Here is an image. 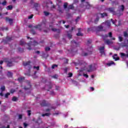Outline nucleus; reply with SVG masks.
I'll list each match as a JSON object with an SVG mask.
<instances>
[{
    "label": "nucleus",
    "mask_w": 128,
    "mask_h": 128,
    "mask_svg": "<svg viewBox=\"0 0 128 128\" xmlns=\"http://www.w3.org/2000/svg\"><path fill=\"white\" fill-rule=\"evenodd\" d=\"M10 93L8 92L7 94H5V98H8V96H10Z\"/></svg>",
    "instance_id": "obj_57"
},
{
    "label": "nucleus",
    "mask_w": 128,
    "mask_h": 128,
    "mask_svg": "<svg viewBox=\"0 0 128 128\" xmlns=\"http://www.w3.org/2000/svg\"><path fill=\"white\" fill-rule=\"evenodd\" d=\"M54 86H55V90H58V92H60V87L55 84H54Z\"/></svg>",
    "instance_id": "obj_27"
},
{
    "label": "nucleus",
    "mask_w": 128,
    "mask_h": 128,
    "mask_svg": "<svg viewBox=\"0 0 128 128\" xmlns=\"http://www.w3.org/2000/svg\"><path fill=\"white\" fill-rule=\"evenodd\" d=\"M118 10L121 12H123L124 10V5L120 6L118 7Z\"/></svg>",
    "instance_id": "obj_19"
},
{
    "label": "nucleus",
    "mask_w": 128,
    "mask_h": 128,
    "mask_svg": "<svg viewBox=\"0 0 128 128\" xmlns=\"http://www.w3.org/2000/svg\"><path fill=\"white\" fill-rule=\"evenodd\" d=\"M17 100H18V98L15 96L13 97V98H12V102H16Z\"/></svg>",
    "instance_id": "obj_43"
},
{
    "label": "nucleus",
    "mask_w": 128,
    "mask_h": 128,
    "mask_svg": "<svg viewBox=\"0 0 128 128\" xmlns=\"http://www.w3.org/2000/svg\"><path fill=\"white\" fill-rule=\"evenodd\" d=\"M24 80V77H20L18 78V80L20 82Z\"/></svg>",
    "instance_id": "obj_32"
},
{
    "label": "nucleus",
    "mask_w": 128,
    "mask_h": 128,
    "mask_svg": "<svg viewBox=\"0 0 128 128\" xmlns=\"http://www.w3.org/2000/svg\"><path fill=\"white\" fill-rule=\"evenodd\" d=\"M58 76L57 74H55L52 76V78H58Z\"/></svg>",
    "instance_id": "obj_52"
},
{
    "label": "nucleus",
    "mask_w": 128,
    "mask_h": 128,
    "mask_svg": "<svg viewBox=\"0 0 128 128\" xmlns=\"http://www.w3.org/2000/svg\"><path fill=\"white\" fill-rule=\"evenodd\" d=\"M50 94H51L52 96H54L56 95V93L54 91H51L50 92Z\"/></svg>",
    "instance_id": "obj_50"
},
{
    "label": "nucleus",
    "mask_w": 128,
    "mask_h": 128,
    "mask_svg": "<svg viewBox=\"0 0 128 128\" xmlns=\"http://www.w3.org/2000/svg\"><path fill=\"white\" fill-rule=\"evenodd\" d=\"M28 114L30 116L32 114L31 111L30 110H27Z\"/></svg>",
    "instance_id": "obj_51"
},
{
    "label": "nucleus",
    "mask_w": 128,
    "mask_h": 128,
    "mask_svg": "<svg viewBox=\"0 0 128 128\" xmlns=\"http://www.w3.org/2000/svg\"><path fill=\"white\" fill-rule=\"evenodd\" d=\"M118 40L120 42H122V40H124V38L122 37L121 36H119Z\"/></svg>",
    "instance_id": "obj_40"
},
{
    "label": "nucleus",
    "mask_w": 128,
    "mask_h": 128,
    "mask_svg": "<svg viewBox=\"0 0 128 128\" xmlns=\"http://www.w3.org/2000/svg\"><path fill=\"white\" fill-rule=\"evenodd\" d=\"M96 68H98V65H96V64H92L88 66V72H94V70H96Z\"/></svg>",
    "instance_id": "obj_3"
},
{
    "label": "nucleus",
    "mask_w": 128,
    "mask_h": 128,
    "mask_svg": "<svg viewBox=\"0 0 128 128\" xmlns=\"http://www.w3.org/2000/svg\"><path fill=\"white\" fill-rule=\"evenodd\" d=\"M100 50L101 54H104V56H106V53H104V47L102 46L100 48Z\"/></svg>",
    "instance_id": "obj_10"
},
{
    "label": "nucleus",
    "mask_w": 128,
    "mask_h": 128,
    "mask_svg": "<svg viewBox=\"0 0 128 128\" xmlns=\"http://www.w3.org/2000/svg\"><path fill=\"white\" fill-rule=\"evenodd\" d=\"M80 66H84V68L82 70H86V63L84 62V60H82L80 62H79Z\"/></svg>",
    "instance_id": "obj_7"
},
{
    "label": "nucleus",
    "mask_w": 128,
    "mask_h": 128,
    "mask_svg": "<svg viewBox=\"0 0 128 128\" xmlns=\"http://www.w3.org/2000/svg\"><path fill=\"white\" fill-rule=\"evenodd\" d=\"M52 86H54V84H52L49 82L48 84H46L45 86V88H46V90L48 91V90H50L52 88Z\"/></svg>",
    "instance_id": "obj_6"
},
{
    "label": "nucleus",
    "mask_w": 128,
    "mask_h": 128,
    "mask_svg": "<svg viewBox=\"0 0 128 128\" xmlns=\"http://www.w3.org/2000/svg\"><path fill=\"white\" fill-rule=\"evenodd\" d=\"M92 54V50H90V52H88V53H86V52L82 53V56H88V54Z\"/></svg>",
    "instance_id": "obj_21"
},
{
    "label": "nucleus",
    "mask_w": 128,
    "mask_h": 128,
    "mask_svg": "<svg viewBox=\"0 0 128 128\" xmlns=\"http://www.w3.org/2000/svg\"><path fill=\"white\" fill-rule=\"evenodd\" d=\"M64 64H68V59L64 60Z\"/></svg>",
    "instance_id": "obj_63"
},
{
    "label": "nucleus",
    "mask_w": 128,
    "mask_h": 128,
    "mask_svg": "<svg viewBox=\"0 0 128 128\" xmlns=\"http://www.w3.org/2000/svg\"><path fill=\"white\" fill-rule=\"evenodd\" d=\"M38 45V42H36V41H34L33 42L30 41L28 44V46H29V48H28V50H32V46H36Z\"/></svg>",
    "instance_id": "obj_4"
},
{
    "label": "nucleus",
    "mask_w": 128,
    "mask_h": 128,
    "mask_svg": "<svg viewBox=\"0 0 128 128\" xmlns=\"http://www.w3.org/2000/svg\"><path fill=\"white\" fill-rule=\"evenodd\" d=\"M78 20H80V17H78L76 19V22H78Z\"/></svg>",
    "instance_id": "obj_62"
},
{
    "label": "nucleus",
    "mask_w": 128,
    "mask_h": 128,
    "mask_svg": "<svg viewBox=\"0 0 128 128\" xmlns=\"http://www.w3.org/2000/svg\"><path fill=\"white\" fill-rule=\"evenodd\" d=\"M112 64H116L113 61H111L110 62L107 64V66H112Z\"/></svg>",
    "instance_id": "obj_25"
},
{
    "label": "nucleus",
    "mask_w": 128,
    "mask_h": 128,
    "mask_svg": "<svg viewBox=\"0 0 128 128\" xmlns=\"http://www.w3.org/2000/svg\"><path fill=\"white\" fill-rule=\"evenodd\" d=\"M71 44H74V46H78V43H76V41L74 40L71 41Z\"/></svg>",
    "instance_id": "obj_31"
},
{
    "label": "nucleus",
    "mask_w": 128,
    "mask_h": 128,
    "mask_svg": "<svg viewBox=\"0 0 128 128\" xmlns=\"http://www.w3.org/2000/svg\"><path fill=\"white\" fill-rule=\"evenodd\" d=\"M116 56H118V54H114V56H112V58L114 60H120V58Z\"/></svg>",
    "instance_id": "obj_15"
},
{
    "label": "nucleus",
    "mask_w": 128,
    "mask_h": 128,
    "mask_svg": "<svg viewBox=\"0 0 128 128\" xmlns=\"http://www.w3.org/2000/svg\"><path fill=\"white\" fill-rule=\"evenodd\" d=\"M6 42H10V40H12V38L7 37L6 38Z\"/></svg>",
    "instance_id": "obj_42"
},
{
    "label": "nucleus",
    "mask_w": 128,
    "mask_h": 128,
    "mask_svg": "<svg viewBox=\"0 0 128 128\" xmlns=\"http://www.w3.org/2000/svg\"><path fill=\"white\" fill-rule=\"evenodd\" d=\"M124 36H125V38L128 37V32H124Z\"/></svg>",
    "instance_id": "obj_49"
},
{
    "label": "nucleus",
    "mask_w": 128,
    "mask_h": 128,
    "mask_svg": "<svg viewBox=\"0 0 128 128\" xmlns=\"http://www.w3.org/2000/svg\"><path fill=\"white\" fill-rule=\"evenodd\" d=\"M50 50V47H46L45 48L46 52H48V50Z\"/></svg>",
    "instance_id": "obj_45"
},
{
    "label": "nucleus",
    "mask_w": 128,
    "mask_h": 128,
    "mask_svg": "<svg viewBox=\"0 0 128 128\" xmlns=\"http://www.w3.org/2000/svg\"><path fill=\"white\" fill-rule=\"evenodd\" d=\"M20 46H24V44H26V42H24V40H22L20 41Z\"/></svg>",
    "instance_id": "obj_24"
},
{
    "label": "nucleus",
    "mask_w": 128,
    "mask_h": 128,
    "mask_svg": "<svg viewBox=\"0 0 128 128\" xmlns=\"http://www.w3.org/2000/svg\"><path fill=\"white\" fill-rule=\"evenodd\" d=\"M30 6H32V8H36V10H38V3H34V0H32L30 2Z\"/></svg>",
    "instance_id": "obj_5"
},
{
    "label": "nucleus",
    "mask_w": 128,
    "mask_h": 128,
    "mask_svg": "<svg viewBox=\"0 0 128 128\" xmlns=\"http://www.w3.org/2000/svg\"><path fill=\"white\" fill-rule=\"evenodd\" d=\"M4 62H6L8 66L10 67L14 66L12 62H14V59H9L6 58L4 60Z\"/></svg>",
    "instance_id": "obj_2"
},
{
    "label": "nucleus",
    "mask_w": 128,
    "mask_h": 128,
    "mask_svg": "<svg viewBox=\"0 0 128 128\" xmlns=\"http://www.w3.org/2000/svg\"><path fill=\"white\" fill-rule=\"evenodd\" d=\"M22 114H20V115L18 116V118H19L20 120L22 119Z\"/></svg>",
    "instance_id": "obj_64"
},
{
    "label": "nucleus",
    "mask_w": 128,
    "mask_h": 128,
    "mask_svg": "<svg viewBox=\"0 0 128 128\" xmlns=\"http://www.w3.org/2000/svg\"><path fill=\"white\" fill-rule=\"evenodd\" d=\"M108 36H109V38H112V32H110L108 33V35H105V37L106 38H108Z\"/></svg>",
    "instance_id": "obj_28"
},
{
    "label": "nucleus",
    "mask_w": 128,
    "mask_h": 128,
    "mask_svg": "<svg viewBox=\"0 0 128 128\" xmlns=\"http://www.w3.org/2000/svg\"><path fill=\"white\" fill-rule=\"evenodd\" d=\"M67 38L70 40L72 38V32H67Z\"/></svg>",
    "instance_id": "obj_12"
},
{
    "label": "nucleus",
    "mask_w": 128,
    "mask_h": 128,
    "mask_svg": "<svg viewBox=\"0 0 128 128\" xmlns=\"http://www.w3.org/2000/svg\"><path fill=\"white\" fill-rule=\"evenodd\" d=\"M68 8L69 10H74V5H70L68 6Z\"/></svg>",
    "instance_id": "obj_36"
},
{
    "label": "nucleus",
    "mask_w": 128,
    "mask_h": 128,
    "mask_svg": "<svg viewBox=\"0 0 128 128\" xmlns=\"http://www.w3.org/2000/svg\"><path fill=\"white\" fill-rule=\"evenodd\" d=\"M101 16V18H104V16H106L108 14L106 13H103V14H98Z\"/></svg>",
    "instance_id": "obj_26"
},
{
    "label": "nucleus",
    "mask_w": 128,
    "mask_h": 128,
    "mask_svg": "<svg viewBox=\"0 0 128 128\" xmlns=\"http://www.w3.org/2000/svg\"><path fill=\"white\" fill-rule=\"evenodd\" d=\"M0 90H1L2 92H4V90H6V86H2L0 88Z\"/></svg>",
    "instance_id": "obj_38"
},
{
    "label": "nucleus",
    "mask_w": 128,
    "mask_h": 128,
    "mask_svg": "<svg viewBox=\"0 0 128 128\" xmlns=\"http://www.w3.org/2000/svg\"><path fill=\"white\" fill-rule=\"evenodd\" d=\"M50 116V113H45L42 114V116Z\"/></svg>",
    "instance_id": "obj_30"
},
{
    "label": "nucleus",
    "mask_w": 128,
    "mask_h": 128,
    "mask_svg": "<svg viewBox=\"0 0 128 128\" xmlns=\"http://www.w3.org/2000/svg\"><path fill=\"white\" fill-rule=\"evenodd\" d=\"M99 18H98V16H97L96 18V19H95V20H94V22H95V24H98V22Z\"/></svg>",
    "instance_id": "obj_35"
},
{
    "label": "nucleus",
    "mask_w": 128,
    "mask_h": 128,
    "mask_svg": "<svg viewBox=\"0 0 128 128\" xmlns=\"http://www.w3.org/2000/svg\"><path fill=\"white\" fill-rule=\"evenodd\" d=\"M111 22H112L113 24H116V20L114 21L112 19H111Z\"/></svg>",
    "instance_id": "obj_54"
},
{
    "label": "nucleus",
    "mask_w": 128,
    "mask_h": 128,
    "mask_svg": "<svg viewBox=\"0 0 128 128\" xmlns=\"http://www.w3.org/2000/svg\"><path fill=\"white\" fill-rule=\"evenodd\" d=\"M36 71H35L34 72V76H33L34 78H38V76H36Z\"/></svg>",
    "instance_id": "obj_55"
},
{
    "label": "nucleus",
    "mask_w": 128,
    "mask_h": 128,
    "mask_svg": "<svg viewBox=\"0 0 128 128\" xmlns=\"http://www.w3.org/2000/svg\"><path fill=\"white\" fill-rule=\"evenodd\" d=\"M33 68H34V70H40V66H34Z\"/></svg>",
    "instance_id": "obj_37"
},
{
    "label": "nucleus",
    "mask_w": 128,
    "mask_h": 128,
    "mask_svg": "<svg viewBox=\"0 0 128 128\" xmlns=\"http://www.w3.org/2000/svg\"><path fill=\"white\" fill-rule=\"evenodd\" d=\"M85 78H88V75L86 74H83Z\"/></svg>",
    "instance_id": "obj_59"
},
{
    "label": "nucleus",
    "mask_w": 128,
    "mask_h": 128,
    "mask_svg": "<svg viewBox=\"0 0 128 128\" xmlns=\"http://www.w3.org/2000/svg\"><path fill=\"white\" fill-rule=\"evenodd\" d=\"M108 12H114V8H108Z\"/></svg>",
    "instance_id": "obj_23"
},
{
    "label": "nucleus",
    "mask_w": 128,
    "mask_h": 128,
    "mask_svg": "<svg viewBox=\"0 0 128 128\" xmlns=\"http://www.w3.org/2000/svg\"><path fill=\"white\" fill-rule=\"evenodd\" d=\"M44 14L46 16H50V13L48 12L44 11Z\"/></svg>",
    "instance_id": "obj_34"
},
{
    "label": "nucleus",
    "mask_w": 128,
    "mask_h": 128,
    "mask_svg": "<svg viewBox=\"0 0 128 128\" xmlns=\"http://www.w3.org/2000/svg\"><path fill=\"white\" fill-rule=\"evenodd\" d=\"M96 30L98 32H100L104 30V27L102 26H99L97 27Z\"/></svg>",
    "instance_id": "obj_14"
},
{
    "label": "nucleus",
    "mask_w": 128,
    "mask_h": 128,
    "mask_svg": "<svg viewBox=\"0 0 128 128\" xmlns=\"http://www.w3.org/2000/svg\"><path fill=\"white\" fill-rule=\"evenodd\" d=\"M24 66H28L29 68H32V66H30V62H28L23 63Z\"/></svg>",
    "instance_id": "obj_8"
},
{
    "label": "nucleus",
    "mask_w": 128,
    "mask_h": 128,
    "mask_svg": "<svg viewBox=\"0 0 128 128\" xmlns=\"http://www.w3.org/2000/svg\"><path fill=\"white\" fill-rule=\"evenodd\" d=\"M120 47L121 48H128V44H125V43H124V44L122 43L120 44Z\"/></svg>",
    "instance_id": "obj_17"
},
{
    "label": "nucleus",
    "mask_w": 128,
    "mask_h": 128,
    "mask_svg": "<svg viewBox=\"0 0 128 128\" xmlns=\"http://www.w3.org/2000/svg\"><path fill=\"white\" fill-rule=\"evenodd\" d=\"M40 106H48V104H46V102L44 100L41 101L40 102Z\"/></svg>",
    "instance_id": "obj_11"
},
{
    "label": "nucleus",
    "mask_w": 128,
    "mask_h": 128,
    "mask_svg": "<svg viewBox=\"0 0 128 128\" xmlns=\"http://www.w3.org/2000/svg\"><path fill=\"white\" fill-rule=\"evenodd\" d=\"M33 16H34V15L32 14V15H30V16H29L28 17V18L29 20H30V18H33Z\"/></svg>",
    "instance_id": "obj_61"
},
{
    "label": "nucleus",
    "mask_w": 128,
    "mask_h": 128,
    "mask_svg": "<svg viewBox=\"0 0 128 128\" xmlns=\"http://www.w3.org/2000/svg\"><path fill=\"white\" fill-rule=\"evenodd\" d=\"M6 22H8L10 24H12V22H14V20L12 18H10L8 17L6 18Z\"/></svg>",
    "instance_id": "obj_9"
},
{
    "label": "nucleus",
    "mask_w": 128,
    "mask_h": 128,
    "mask_svg": "<svg viewBox=\"0 0 128 128\" xmlns=\"http://www.w3.org/2000/svg\"><path fill=\"white\" fill-rule=\"evenodd\" d=\"M42 56H44V58H48V54L46 56V54L44 52L42 53Z\"/></svg>",
    "instance_id": "obj_53"
},
{
    "label": "nucleus",
    "mask_w": 128,
    "mask_h": 128,
    "mask_svg": "<svg viewBox=\"0 0 128 128\" xmlns=\"http://www.w3.org/2000/svg\"><path fill=\"white\" fill-rule=\"evenodd\" d=\"M12 6L10 5L6 7V10H12Z\"/></svg>",
    "instance_id": "obj_29"
},
{
    "label": "nucleus",
    "mask_w": 128,
    "mask_h": 128,
    "mask_svg": "<svg viewBox=\"0 0 128 128\" xmlns=\"http://www.w3.org/2000/svg\"><path fill=\"white\" fill-rule=\"evenodd\" d=\"M64 8H68V3L64 4Z\"/></svg>",
    "instance_id": "obj_56"
},
{
    "label": "nucleus",
    "mask_w": 128,
    "mask_h": 128,
    "mask_svg": "<svg viewBox=\"0 0 128 128\" xmlns=\"http://www.w3.org/2000/svg\"><path fill=\"white\" fill-rule=\"evenodd\" d=\"M30 88H32V86H30V83H28V87H26V86L24 88V89L26 90H30Z\"/></svg>",
    "instance_id": "obj_22"
},
{
    "label": "nucleus",
    "mask_w": 128,
    "mask_h": 128,
    "mask_svg": "<svg viewBox=\"0 0 128 128\" xmlns=\"http://www.w3.org/2000/svg\"><path fill=\"white\" fill-rule=\"evenodd\" d=\"M52 108H56V107H52L51 108H48V109H46V112H50V110H52Z\"/></svg>",
    "instance_id": "obj_48"
},
{
    "label": "nucleus",
    "mask_w": 128,
    "mask_h": 128,
    "mask_svg": "<svg viewBox=\"0 0 128 128\" xmlns=\"http://www.w3.org/2000/svg\"><path fill=\"white\" fill-rule=\"evenodd\" d=\"M12 72H8L7 73V76H8V78H12Z\"/></svg>",
    "instance_id": "obj_20"
},
{
    "label": "nucleus",
    "mask_w": 128,
    "mask_h": 128,
    "mask_svg": "<svg viewBox=\"0 0 128 128\" xmlns=\"http://www.w3.org/2000/svg\"><path fill=\"white\" fill-rule=\"evenodd\" d=\"M104 24L108 28H110V22L109 20H107L105 22Z\"/></svg>",
    "instance_id": "obj_16"
},
{
    "label": "nucleus",
    "mask_w": 128,
    "mask_h": 128,
    "mask_svg": "<svg viewBox=\"0 0 128 128\" xmlns=\"http://www.w3.org/2000/svg\"><path fill=\"white\" fill-rule=\"evenodd\" d=\"M57 6L58 8V10H59L60 12V5H57Z\"/></svg>",
    "instance_id": "obj_58"
},
{
    "label": "nucleus",
    "mask_w": 128,
    "mask_h": 128,
    "mask_svg": "<svg viewBox=\"0 0 128 128\" xmlns=\"http://www.w3.org/2000/svg\"><path fill=\"white\" fill-rule=\"evenodd\" d=\"M68 78H72V73H69L68 74Z\"/></svg>",
    "instance_id": "obj_60"
},
{
    "label": "nucleus",
    "mask_w": 128,
    "mask_h": 128,
    "mask_svg": "<svg viewBox=\"0 0 128 128\" xmlns=\"http://www.w3.org/2000/svg\"><path fill=\"white\" fill-rule=\"evenodd\" d=\"M120 54L122 58H124V56H126V54L124 53H120Z\"/></svg>",
    "instance_id": "obj_41"
},
{
    "label": "nucleus",
    "mask_w": 128,
    "mask_h": 128,
    "mask_svg": "<svg viewBox=\"0 0 128 128\" xmlns=\"http://www.w3.org/2000/svg\"><path fill=\"white\" fill-rule=\"evenodd\" d=\"M80 30H82V29L79 28L78 29V32L76 34V36H83L82 34L80 32Z\"/></svg>",
    "instance_id": "obj_18"
},
{
    "label": "nucleus",
    "mask_w": 128,
    "mask_h": 128,
    "mask_svg": "<svg viewBox=\"0 0 128 128\" xmlns=\"http://www.w3.org/2000/svg\"><path fill=\"white\" fill-rule=\"evenodd\" d=\"M30 32L31 34H36V31H34V29H32L30 30Z\"/></svg>",
    "instance_id": "obj_39"
},
{
    "label": "nucleus",
    "mask_w": 128,
    "mask_h": 128,
    "mask_svg": "<svg viewBox=\"0 0 128 128\" xmlns=\"http://www.w3.org/2000/svg\"><path fill=\"white\" fill-rule=\"evenodd\" d=\"M8 30V27L6 28H0V30Z\"/></svg>",
    "instance_id": "obj_33"
},
{
    "label": "nucleus",
    "mask_w": 128,
    "mask_h": 128,
    "mask_svg": "<svg viewBox=\"0 0 128 128\" xmlns=\"http://www.w3.org/2000/svg\"><path fill=\"white\" fill-rule=\"evenodd\" d=\"M120 46L118 47L114 48V50H120Z\"/></svg>",
    "instance_id": "obj_46"
},
{
    "label": "nucleus",
    "mask_w": 128,
    "mask_h": 128,
    "mask_svg": "<svg viewBox=\"0 0 128 128\" xmlns=\"http://www.w3.org/2000/svg\"><path fill=\"white\" fill-rule=\"evenodd\" d=\"M2 6H6V0H4L2 3Z\"/></svg>",
    "instance_id": "obj_44"
},
{
    "label": "nucleus",
    "mask_w": 128,
    "mask_h": 128,
    "mask_svg": "<svg viewBox=\"0 0 128 128\" xmlns=\"http://www.w3.org/2000/svg\"><path fill=\"white\" fill-rule=\"evenodd\" d=\"M104 42L106 44H114V42L110 41V40H104Z\"/></svg>",
    "instance_id": "obj_13"
},
{
    "label": "nucleus",
    "mask_w": 128,
    "mask_h": 128,
    "mask_svg": "<svg viewBox=\"0 0 128 128\" xmlns=\"http://www.w3.org/2000/svg\"><path fill=\"white\" fill-rule=\"evenodd\" d=\"M48 24V22H46V20H44L40 25H38L35 26L34 28L35 30H43L44 32H50V30H52V32H60V30L59 29H56V28H52V25H49L50 28H47ZM47 28V30H46Z\"/></svg>",
    "instance_id": "obj_1"
},
{
    "label": "nucleus",
    "mask_w": 128,
    "mask_h": 128,
    "mask_svg": "<svg viewBox=\"0 0 128 128\" xmlns=\"http://www.w3.org/2000/svg\"><path fill=\"white\" fill-rule=\"evenodd\" d=\"M58 68V65L56 64H53L52 66V68Z\"/></svg>",
    "instance_id": "obj_47"
}]
</instances>
